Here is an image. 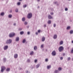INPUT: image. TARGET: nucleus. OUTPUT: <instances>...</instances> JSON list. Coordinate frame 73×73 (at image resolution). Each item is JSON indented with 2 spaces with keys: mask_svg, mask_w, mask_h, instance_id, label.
I'll return each instance as SVG.
<instances>
[{
  "mask_svg": "<svg viewBox=\"0 0 73 73\" xmlns=\"http://www.w3.org/2000/svg\"><path fill=\"white\" fill-rule=\"evenodd\" d=\"M65 11H68V8H65Z\"/></svg>",
  "mask_w": 73,
  "mask_h": 73,
  "instance_id": "obj_28",
  "label": "nucleus"
},
{
  "mask_svg": "<svg viewBox=\"0 0 73 73\" xmlns=\"http://www.w3.org/2000/svg\"><path fill=\"white\" fill-rule=\"evenodd\" d=\"M19 40H20V39L19 38V37H16L15 39V41L17 42H18L19 41Z\"/></svg>",
  "mask_w": 73,
  "mask_h": 73,
  "instance_id": "obj_10",
  "label": "nucleus"
},
{
  "mask_svg": "<svg viewBox=\"0 0 73 73\" xmlns=\"http://www.w3.org/2000/svg\"><path fill=\"white\" fill-rule=\"evenodd\" d=\"M35 63H36V62H37V60L36 59V60H35Z\"/></svg>",
  "mask_w": 73,
  "mask_h": 73,
  "instance_id": "obj_43",
  "label": "nucleus"
},
{
  "mask_svg": "<svg viewBox=\"0 0 73 73\" xmlns=\"http://www.w3.org/2000/svg\"><path fill=\"white\" fill-rule=\"evenodd\" d=\"M27 62H31V60L29 59H28L27 60Z\"/></svg>",
  "mask_w": 73,
  "mask_h": 73,
  "instance_id": "obj_29",
  "label": "nucleus"
},
{
  "mask_svg": "<svg viewBox=\"0 0 73 73\" xmlns=\"http://www.w3.org/2000/svg\"><path fill=\"white\" fill-rule=\"evenodd\" d=\"M70 57H69L68 58L67 61H70Z\"/></svg>",
  "mask_w": 73,
  "mask_h": 73,
  "instance_id": "obj_32",
  "label": "nucleus"
},
{
  "mask_svg": "<svg viewBox=\"0 0 73 73\" xmlns=\"http://www.w3.org/2000/svg\"><path fill=\"white\" fill-rule=\"evenodd\" d=\"M47 69H50V68H51V65H50L47 66Z\"/></svg>",
  "mask_w": 73,
  "mask_h": 73,
  "instance_id": "obj_13",
  "label": "nucleus"
},
{
  "mask_svg": "<svg viewBox=\"0 0 73 73\" xmlns=\"http://www.w3.org/2000/svg\"><path fill=\"white\" fill-rule=\"evenodd\" d=\"M48 58H46L45 59V62H48Z\"/></svg>",
  "mask_w": 73,
  "mask_h": 73,
  "instance_id": "obj_33",
  "label": "nucleus"
},
{
  "mask_svg": "<svg viewBox=\"0 0 73 73\" xmlns=\"http://www.w3.org/2000/svg\"><path fill=\"white\" fill-rule=\"evenodd\" d=\"M12 10L11 9L9 13H12Z\"/></svg>",
  "mask_w": 73,
  "mask_h": 73,
  "instance_id": "obj_41",
  "label": "nucleus"
},
{
  "mask_svg": "<svg viewBox=\"0 0 73 73\" xmlns=\"http://www.w3.org/2000/svg\"><path fill=\"white\" fill-rule=\"evenodd\" d=\"M52 56H56V51H53L52 53Z\"/></svg>",
  "mask_w": 73,
  "mask_h": 73,
  "instance_id": "obj_6",
  "label": "nucleus"
},
{
  "mask_svg": "<svg viewBox=\"0 0 73 73\" xmlns=\"http://www.w3.org/2000/svg\"><path fill=\"white\" fill-rule=\"evenodd\" d=\"M51 11H53V9H51Z\"/></svg>",
  "mask_w": 73,
  "mask_h": 73,
  "instance_id": "obj_53",
  "label": "nucleus"
},
{
  "mask_svg": "<svg viewBox=\"0 0 73 73\" xmlns=\"http://www.w3.org/2000/svg\"><path fill=\"white\" fill-rule=\"evenodd\" d=\"M56 24H54L53 25L54 27H56Z\"/></svg>",
  "mask_w": 73,
  "mask_h": 73,
  "instance_id": "obj_44",
  "label": "nucleus"
},
{
  "mask_svg": "<svg viewBox=\"0 0 73 73\" xmlns=\"http://www.w3.org/2000/svg\"><path fill=\"white\" fill-rule=\"evenodd\" d=\"M40 30H39L38 31V33H40Z\"/></svg>",
  "mask_w": 73,
  "mask_h": 73,
  "instance_id": "obj_47",
  "label": "nucleus"
},
{
  "mask_svg": "<svg viewBox=\"0 0 73 73\" xmlns=\"http://www.w3.org/2000/svg\"><path fill=\"white\" fill-rule=\"evenodd\" d=\"M40 66V64H38L36 65V68H39V66Z\"/></svg>",
  "mask_w": 73,
  "mask_h": 73,
  "instance_id": "obj_15",
  "label": "nucleus"
},
{
  "mask_svg": "<svg viewBox=\"0 0 73 73\" xmlns=\"http://www.w3.org/2000/svg\"><path fill=\"white\" fill-rule=\"evenodd\" d=\"M37 46H35L34 47V50H36V49H37Z\"/></svg>",
  "mask_w": 73,
  "mask_h": 73,
  "instance_id": "obj_31",
  "label": "nucleus"
},
{
  "mask_svg": "<svg viewBox=\"0 0 73 73\" xmlns=\"http://www.w3.org/2000/svg\"><path fill=\"white\" fill-rule=\"evenodd\" d=\"M38 8H40V7H39V6H38Z\"/></svg>",
  "mask_w": 73,
  "mask_h": 73,
  "instance_id": "obj_61",
  "label": "nucleus"
},
{
  "mask_svg": "<svg viewBox=\"0 0 73 73\" xmlns=\"http://www.w3.org/2000/svg\"><path fill=\"white\" fill-rule=\"evenodd\" d=\"M3 60L4 61V62H5L6 61H7V59L5 58H4L3 59Z\"/></svg>",
  "mask_w": 73,
  "mask_h": 73,
  "instance_id": "obj_27",
  "label": "nucleus"
},
{
  "mask_svg": "<svg viewBox=\"0 0 73 73\" xmlns=\"http://www.w3.org/2000/svg\"><path fill=\"white\" fill-rule=\"evenodd\" d=\"M31 68L33 69V67H32V68Z\"/></svg>",
  "mask_w": 73,
  "mask_h": 73,
  "instance_id": "obj_60",
  "label": "nucleus"
},
{
  "mask_svg": "<svg viewBox=\"0 0 73 73\" xmlns=\"http://www.w3.org/2000/svg\"><path fill=\"white\" fill-rule=\"evenodd\" d=\"M15 11L16 12H17V13L18 12H19V10H18V9H16L15 10Z\"/></svg>",
  "mask_w": 73,
  "mask_h": 73,
  "instance_id": "obj_30",
  "label": "nucleus"
},
{
  "mask_svg": "<svg viewBox=\"0 0 73 73\" xmlns=\"http://www.w3.org/2000/svg\"><path fill=\"white\" fill-rule=\"evenodd\" d=\"M27 24H28V23H27V21H25V25H27Z\"/></svg>",
  "mask_w": 73,
  "mask_h": 73,
  "instance_id": "obj_39",
  "label": "nucleus"
},
{
  "mask_svg": "<svg viewBox=\"0 0 73 73\" xmlns=\"http://www.w3.org/2000/svg\"><path fill=\"white\" fill-rule=\"evenodd\" d=\"M19 0V1H21V0Z\"/></svg>",
  "mask_w": 73,
  "mask_h": 73,
  "instance_id": "obj_62",
  "label": "nucleus"
},
{
  "mask_svg": "<svg viewBox=\"0 0 73 73\" xmlns=\"http://www.w3.org/2000/svg\"><path fill=\"white\" fill-rule=\"evenodd\" d=\"M13 25H14V26H16V23H14Z\"/></svg>",
  "mask_w": 73,
  "mask_h": 73,
  "instance_id": "obj_45",
  "label": "nucleus"
},
{
  "mask_svg": "<svg viewBox=\"0 0 73 73\" xmlns=\"http://www.w3.org/2000/svg\"><path fill=\"white\" fill-rule=\"evenodd\" d=\"M12 40L11 39H9L6 40V44H11L12 43Z\"/></svg>",
  "mask_w": 73,
  "mask_h": 73,
  "instance_id": "obj_1",
  "label": "nucleus"
},
{
  "mask_svg": "<svg viewBox=\"0 0 73 73\" xmlns=\"http://www.w3.org/2000/svg\"><path fill=\"white\" fill-rule=\"evenodd\" d=\"M48 50L47 49H46V51H47Z\"/></svg>",
  "mask_w": 73,
  "mask_h": 73,
  "instance_id": "obj_57",
  "label": "nucleus"
},
{
  "mask_svg": "<svg viewBox=\"0 0 73 73\" xmlns=\"http://www.w3.org/2000/svg\"><path fill=\"white\" fill-rule=\"evenodd\" d=\"M34 53V52L33 51H32L30 52V55H31V56H32V55H33Z\"/></svg>",
  "mask_w": 73,
  "mask_h": 73,
  "instance_id": "obj_20",
  "label": "nucleus"
},
{
  "mask_svg": "<svg viewBox=\"0 0 73 73\" xmlns=\"http://www.w3.org/2000/svg\"><path fill=\"white\" fill-rule=\"evenodd\" d=\"M36 35H38V32H36Z\"/></svg>",
  "mask_w": 73,
  "mask_h": 73,
  "instance_id": "obj_51",
  "label": "nucleus"
},
{
  "mask_svg": "<svg viewBox=\"0 0 73 73\" xmlns=\"http://www.w3.org/2000/svg\"><path fill=\"white\" fill-rule=\"evenodd\" d=\"M14 56L15 58H17V57H18V55L17 54H15L14 55Z\"/></svg>",
  "mask_w": 73,
  "mask_h": 73,
  "instance_id": "obj_9",
  "label": "nucleus"
},
{
  "mask_svg": "<svg viewBox=\"0 0 73 73\" xmlns=\"http://www.w3.org/2000/svg\"><path fill=\"white\" fill-rule=\"evenodd\" d=\"M48 17L49 19H52V17L50 15H49Z\"/></svg>",
  "mask_w": 73,
  "mask_h": 73,
  "instance_id": "obj_17",
  "label": "nucleus"
},
{
  "mask_svg": "<svg viewBox=\"0 0 73 73\" xmlns=\"http://www.w3.org/2000/svg\"><path fill=\"white\" fill-rule=\"evenodd\" d=\"M1 72H3L5 70V67L4 66H2L1 67Z\"/></svg>",
  "mask_w": 73,
  "mask_h": 73,
  "instance_id": "obj_5",
  "label": "nucleus"
},
{
  "mask_svg": "<svg viewBox=\"0 0 73 73\" xmlns=\"http://www.w3.org/2000/svg\"><path fill=\"white\" fill-rule=\"evenodd\" d=\"M4 15H5V13L4 12H2L0 14V16H4Z\"/></svg>",
  "mask_w": 73,
  "mask_h": 73,
  "instance_id": "obj_12",
  "label": "nucleus"
},
{
  "mask_svg": "<svg viewBox=\"0 0 73 73\" xmlns=\"http://www.w3.org/2000/svg\"><path fill=\"white\" fill-rule=\"evenodd\" d=\"M46 25L45 24L44 25V27H46Z\"/></svg>",
  "mask_w": 73,
  "mask_h": 73,
  "instance_id": "obj_52",
  "label": "nucleus"
},
{
  "mask_svg": "<svg viewBox=\"0 0 73 73\" xmlns=\"http://www.w3.org/2000/svg\"><path fill=\"white\" fill-rule=\"evenodd\" d=\"M20 4H21V3L20 2H19L17 3V4L18 5H20Z\"/></svg>",
  "mask_w": 73,
  "mask_h": 73,
  "instance_id": "obj_38",
  "label": "nucleus"
},
{
  "mask_svg": "<svg viewBox=\"0 0 73 73\" xmlns=\"http://www.w3.org/2000/svg\"><path fill=\"white\" fill-rule=\"evenodd\" d=\"M59 71L57 70H55L54 72V73H58Z\"/></svg>",
  "mask_w": 73,
  "mask_h": 73,
  "instance_id": "obj_11",
  "label": "nucleus"
},
{
  "mask_svg": "<svg viewBox=\"0 0 73 73\" xmlns=\"http://www.w3.org/2000/svg\"><path fill=\"white\" fill-rule=\"evenodd\" d=\"M23 30V29L21 28H20L19 29V31H21Z\"/></svg>",
  "mask_w": 73,
  "mask_h": 73,
  "instance_id": "obj_42",
  "label": "nucleus"
},
{
  "mask_svg": "<svg viewBox=\"0 0 73 73\" xmlns=\"http://www.w3.org/2000/svg\"><path fill=\"white\" fill-rule=\"evenodd\" d=\"M22 21H25V17H23L22 19Z\"/></svg>",
  "mask_w": 73,
  "mask_h": 73,
  "instance_id": "obj_18",
  "label": "nucleus"
},
{
  "mask_svg": "<svg viewBox=\"0 0 73 73\" xmlns=\"http://www.w3.org/2000/svg\"><path fill=\"white\" fill-rule=\"evenodd\" d=\"M60 60H63V57H60Z\"/></svg>",
  "mask_w": 73,
  "mask_h": 73,
  "instance_id": "obj_40",
  "label": "nucleus"
},
{
  "mask_svg": "<svg viewBox=\"0 0 73 73\" xmlns=\"http://www.w3.org/2000/svg\"><path fill=\"white\" fill-rule=\"evenodd\" d=\"M70 33L71 34H73V31L72 30L70 31Z\"/></svg>",
  "mask_w": 73,
  "mask_h": 73,
  "instance_id": "obj_26",
  "label": "nucleus"
},
{
  "mask_svg": "<svg viewBox=\"0 0 73 73\" xmlns=\"http://www.w3.org/2000/svg\"><path fill=\"white\" fill-rule=\"evenodd\" d=\"M59 52H62L64 50V47L62 46H61L59 48Z\"/></svg>",
  "mask_w": 73,
  "mask_h": 73,
  "instance_id": "obj_4",
  "label": "nucleus"
},
{
  "mask_svg": "<svg viewBox=\"0 0 73 73\" xmlns=\"http://www.w3.org/2000/svg\"><path fill=\"white\" fill-rule=\"evenodd\" d=\"M19 70H21V68H19Z\"/></svg>",
  "mask_w": 73,
  "mask_h": 73,
  "instance_id": "obj_54",
  "label": "nucleus"
},
{
  "mask_svg": "<svg viewBox=\"0 0 73 73\" xmlns=\"http://www.w3.org/2000/svg\"><path fill=\"white\" fill-rule=\"evenodd\" d=\"M20 34L21 35H23V34H24V32L21 31V32H20Z\"/></svg>",
  "mask_w": 73,
  "mask_h": 73,
  "instance_id": "obj_34",
  "label": "nucleus"
},
{
  "mask_svg": "<svg viewBox=\"0 0 73 73\" xmlns=\"http://www.w3.org/2000/svg\"><path fill=\"white\" fill-rule=\"evenodd\" d=\"M65 54H63V56H65Z\"/></svg>",
  "mask_w": 73,
  "mask_h": 73,
  "instance_id": "obj_56",
  "label": "nucleus"
},
{
  "mask_svg": "<svg viewBox=\"0 0 73 73\" xmlns=\"http://www.w3.org/2000/svg\"><path fill=\"white\" fill-rule=\"evenodd\" d=\"M44 44H42L41 46V48H43L44 47Z\"/></svg>",
  "mask_w": 73,
  "mask_h": 73,
  "instance_id": "obj_37",
  "label": "nucleus"
},
{
  "mask_svg": "<svg viewBox=\"0 0 73 73\" xmlns=\"http://www.w3.org/2000/svg\"><path fill=\"white\" fill-rule=\"evenodd\" d=\"M38 1V2L40 1V0H37Z\"/></svg>",
  "mask_w": 73,
  "mask_h": 73,
  "instance_id": "obj_55",
  "label": "nucleus"
},
{
  "mask_svg": "<svg viewBox=\"0 0 73 73\" xmlns=\"http://www.w3.org/2000/svg\"><path fill=\"white\" fill-rule=\"evenodd\" d=\"M54 3L55 4H57V2H54Z\"/></svg>",
  "mask_w": 73,
  "mask_h": 73,
  "instance_id": "obj_50",
  "label": "nucleus"
},
{
  "mask_svg": "<svg viewBox=\"0 0 73 73\" xmlns=\"http://www.w3.org/2000/svg\"><path fill=\"white\" fill-rule=\"evenodd\" d=\"M63 43H64L63 41L62 40L59 42V44L60 45H62V44H63Z\"/></svg>",
  "mask_w": 73,
  "mask_h": 73,
  "instance_id": "obj_16",
  "label": "nucleus"
},
{
  "mask_svg": "<svg viewBox=\"0 0 73 73\" xmlns=\"http://www.w3.org/2000/svg\"><path fill=\"white\" fill-rule=\"evenodd\" d=\"M71 53H73V48H72L71 51Z\"/></svg>",
  "mask_w": 73,
  "mask_h": 73,
  "instance_id": "obj_36",
  "label": "nucleus"
},
{
  "mask_svg": "<svg viewBox=\"0 0 73 73\" xmlns=\"http://www.w3.org/2000/svg\"><path fill=\"white\" fill-rule=\"evenodd\" d=\"M23 43H25L26 42V40L25 39H24L22 41Z\"/></svg>",
  "mask_w": 73,
  "mask_h": 73,
  "instance_id": "obj_23",
  "label": "nucleus"
},
{
  "mask_svg": "<svg viewBox=\"0 0 73 73\" xmlns=\"http://www.w3.org/2000/svg\"><path fill=\"white\" fill-rule=\"evenodd\" d=\"M8 48V46L6 45L4 46V50H7Z\"/></svg>",
  "mask_w": 73,
  "mask_h": 73,
  "instance_id": "obj_8",
  "label": "nucleus"
},
{
  "mask_svg": "<svg viewBox=\"0 0 73 73\" xmlns=\"http://www.w3.org/2000/svg\"><path fill=\"white\" fill-rule=\"evenodd\" d=\"M70 29V26H68L67 27V30Z\"/></svg>",
  "mask_w": 73,
  "mask_h": 73,
  "instance_id": "obj_24",
  "label": "nucleus"
},
{
  "mask_svg": "<svg viewBox=\"0 0 73 73\" xmlns=\"http://www.w3.org/2000/svg\"><path fill=\"white\" fill-rule=\"evenodd\" d=\"M32 17V13H29V14L27 15V17L28 19H31V18Z\"/></svg>",
  "mask_w": 73,
  "mask_h": 73,
  "instance_id": "obj_2",
  "label": "nucleus"
},
{
  "mask_svg": "<svg viewBox=\"0 0 73 73\" xmlns=\"http://www.w3.org/2000/svg\"><path fill=\"white\" fill-rule=\"evenodd\" d=\"M69 0V1H70V0Z\"/></svg>",
  "mask_w": 73,
  "mask_h": 73,
  "instance_id": "obj_63",
  "label": "nucleus"
},
{
  "mask_svg": "<svg viewBox=\"0 0 73 73\" xmlns=\"http://www.w3.org/2000/svg\"><path fill=\"white\" fill-rule=\"evenodd\" d=\"M57 35H55L54 36L53 38L54 39H56L57 38Z\"/></svg>",
  "mask_w": 73,
  "mask_h": 73,
  "instance_id": "obj_14",
  "label": "nucleus"
},
{
  "mask_svg": "<svg viewBox=\"0 0 73 73\" xmlns=\"http://www.w3.org/2000/svg\"><path fill=\"white\" fill-rule=\"evenodd\" d=\"M50 14H51V15H53V13H50Z\"/></svg>",
  "mask_w": 73,
  "mask_h": 73,
  "instance_id": "obj_48",
  "label": "nucleus"
},
{
  "mask_svg": "<svg viewBox=\"0 0 73 73\" xmlns=\"http://www.w3.org/2000/svg\"><path fill=\"white\" fill-rule=\"evenodd\" d=\"M51 21L49 20H48V21L47 22V23L48 24H51Z\"/></svg>",
  "mask_w": 73,
  "mask_h": 73,
  "instance_id": "obj_21",
  "label": "nucleus"
},
{
  "mask_svg": "<svg viewBox=\"0 0 73 73\" xmlns=\"http://www.w3.org/2000/svg\"><path fill=\"white\" fill-rule=\"evenodd\" d=\"M26 73H28V70H26Z\"/></svg>",
  "mask_w": 73,
  "mask_h": 73,
  "instance_id": "obj_49",
  "label": "nucleus"
},
{
  "mask_svg": "<svg viewBox=\"0 0 73 73\" xmlns=\"http://www.w3.org/2000/svg\"><path fill=\"white\" fill-rule=\"evenodd\" d=\"M27 34L28 35H30V32H28Z\"/></svg>",
  "mask_w": 73,
  "mask_h": 73,
  "instance_id": "obj_46",
  "label": "nucleus"
},
{
  "mask_svg": "<svg viewBox=\"0 0 73 73\" xmlns=\"http://www.w3.org/2000/svg\"><path fill=\"white\" fill-rule=\"evenodd\" d=\"M15 35V33H12L9 34V37H13Z\"/></svg>",
  "mask_w": 73,
  "mask_h": 73,
  "instance_id": "obj_3",
  "label": "nucleus"
},
{
  "mask_svg": "<svg viewBox=\"0 0 73 73\" xmlns=\"http://www.w3.org/2000/svg\"><path fill=\"white\" fill-rule=\"evenodd\" d=\"M27 7V5L26 4H25V5H23V8H26V7Z\"/></svg>",
  "mask_w": 73,
  "mask_h": 73,
  "instance_id": "obj_22",
  "label": "nucleus"
},
{
  "mask_svg": "<svg viewBox=\"0 0 73 73\" xmlns=\"http://www.w3.org/2000/svg\"><path fill=\"white\" fill-rule=\"evenodd\" d=\"M27 28H29V26H27Z\"/></svg>",
  "mask_w": 73,
  "mask_h": 73,
  "instance_id": "obj_58",
  "label": "nucleus"
},
{
  "mask_svg": "<svg viewBox=\"0 0 73 73\" xmlns=\"http://www.w3.org/2000/svg\"><path fill=\"white\" fill-rule=\"evenodd\" d=\"M9 70H10V68H7L6 70V71L7 72H9Z\"/></svg>",
  "mask_w": 73,
  "mask_h": 73,
  "instance_id": "obj_25",
  "label": "nucleus"
},
{
  "mask_svg": "<svg viewBox=\"0 0 73 73\" xmlns=\"http://www.w3.org/2000/svg\"><path fill=\"white\" fill-rule=\"evenodd\" d=\"M58 70H59V71L61 70V68L60 67L59 68H58Z\"/></svg>",
  "mask_w": 73,
  "mask_h": 73,
  "instance_id": "obj_35",
  "label": "nucleus"
},
{
  "mask_svg": "<svg viewBox=\"0 0 73 73\" xmlns=\"http://www.w3.org/2000/svg\"><path fill=\"white\" fill-rule=\"evenodd\" d=\"M72 43H73V40H72Z\"/></svg>",
  "mask_w": 73,
  "mask_h": 73,
  "instance_id": "obj_59",
  "label": "nucleus"
},
{
  "mask_svg": "<svg viewBox=\"0 0 73 73\" xmlns=\"http://www.w3.org/2000/svg\"><path fill=\"white\" fill-rule=\"evenodd\" d=\"M12 17V14H10L9 15L8 17L9 18H11Z\"/></svg>",
  "mask_w": 73,
  "mask_h": 73,
  "instance_id": "obj_19",
  "label": "nucleus"
},
{
  "mask_svg": "<svg viewBox=\"0 0 73 73\" xmlns=\"http://www.w3.org/2000/svg\"><path fill=\"white\" fill-rule=\"evenodd\" d=\"M45 37L44 36L42 37V41L44 42L45 41Z\"/></svg>",
  "mask_w": 73,
  "mask_h": 73,
  "instance_id": "obj_7",
  "label": "nucleus"
}]
</instances>
